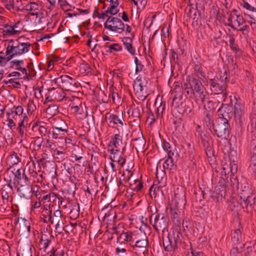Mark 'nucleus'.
<instances>
[{"label": "nucleus", "instance_id": "nucleus-56", "mask_svg": "<svg viewBox=\"0 0 256 256\" xmlns=\"http://www.w3.org/2000/svg\"><path fill=\"white\" fill-rule=\"evenodd\" d=\"M242 248L240 249L238 246H234L230 250V256H242Z\"/></svg>", "mask_w": 256, "mask_h": 256}, {"label": "nucleus", "instance_id": "nucleus-3", "mask_svg": "<svg viewBox=\"0 0 256 256\" xmlns=\"http://www.w3.org/2000/svg\"><path fill=\"white\" fill-rule=\"evenodd\" d=\"M212 128L216 136L222 139H227L230 134V126L228 120L217 118Z\"/></svg>", "mask_w": 256, "mask_h": 256}, {"label": "nucleus", "instance_id": "nucleus-9", "mask_svg": "<svg viewBox=\"0 0 256 256\" xmlns=\"http://www.w3.org/2000/svg\"><path fill=\"white\" fill-rule=\"evenodd\" d=\"M18 40H11L8 41L6 48V54L8 56V60H12L15 56L20 55Z\"/></svg>", "mask_w": 256, "mask_h": 256}, {"label": "nucleus", "instance_id": "nucleus-27", "mask_svg": "<svg viewBox=\"0 0 256 256\" xmlns=\"http://www.w3.org/2000/svg\"><path fill=\"white\" fill-rule=\"evenodd\" d=\"M232 240L234 245L240 244L242 241V232L240 228H237L231 232Z\"/></svg>", "mask_w": 256, "mask_h": 256}, {"label": "nucleus", "instance_id": "nucleus-47", "mask_svg": "<svg viewBox=\"0 0 256 256\" xmlns=\"http://www.w3.org/2000/svg\"><path fill=\"white\" fill-rule=\"evenodd\" d=\"M200 104H202L204 106V108L207 110L208 112H212L214 108V103L212 100H206L204 101V102L200 103Z\"/></svg>", "mask_w": 256, "mask_h": 256}, {"label": "nucleus", "instance_id": "nucleus-15", "mask_svg": "<svg viewBox=\"0 0 256 256\" xmlns=\"http://www.w3.org/2000/svg\"><path fill=\"white\" fill-rule=\"evenodd\" d=\"M108 151L110 152V158L112 162H117L121 166H123L126 163V158H123V152L118 150L108 148Z\"/></svg>", "mask_w": 256, "mask_h": 256}, {"label": "nucleus", "instance_id": "nucleus-20", "mask_svg": "<svg viewBox=\"0 0 256 256\" xmlns=\"http://www.w3.org/2000/svg\"><path fill=\"white\" fill-rule=\"evenodd\" d=\"M219 117L218 118H225L228 120L232 116V108L228 104H222L218 109Z\"/></svg>", "mask_w": 256, "mask_h": 256}, {"label": "nucleus", "instance_id": "nucleus-52", "mask_svg": "<svg viewBox=\"0 0 256 256\" xmlns=\"http://www.w3.org/2000/svg\"><path fill=\"white\" fill-rule=\"evenodd\" d=\"M182 97H178L175 96H173L172 102V106L174 107V108L178 109L180 107V103L182 102H181Z\"/></svg>", "mask_w": 256, "mask_h": 256}, {"label": "nucleus", "instance_id": "nucleus-63", "mask_svg": "<svg viewBox=\"0 0 256 256\" xmlns=\"http://www.w3.org/2000/svg\"><path fill=\"white\" fill-rule=\"evenodd\" d=\"M56 199L58 200L59 202L60 200L61 199H62V198L61 196H59L58 194H56L54 192H51L50 194H49V200L50 201H52L54 202L56 201Z\"/></svg>", "mask_w": 256, "mask_h": 256}, {"label": "nucleus", "instance_id": "nucleus-54", "mask_svg": "<svg viewBox=\"0 0 256 256\" xmlns=\"http://www.w3.org/2000/svg\"><path fill=\"white\" fill-rule=\"evenodd\" d=\"M230 154L229 155V158L230 160V170L232 174H234V173H236L238 169V166L236 164H235V161L234 158L232 159L230 157Z\"/></svg>", "mask_w": 256, "mask_h": 256}, {"label": "nucleus", "instance_id": "nucleus-60", "mask_svg": "<svg viewBox=\"0 0 256 256\" xmlns=\"http://www.w3.org/2000/svg\"><path fill=\"white\" fill-rule=\"evenodd\" d=\"M170 238L168 239V236L164 240L163 239V245L164 247V250L167 252L172 251V244L170 245V243H169Z\"/></svg>", "mask_w": 256, "mask_h": 256}, {"label": "nucleus", "instance_id": "nucleus-58", "mask_svg": "<svg viewBox=\"0 0 256 256\" xmlns=\"http://www.w3.org/2000/svg\"><path fill=\"white\" fill-rule=\"evenodd\" d=\"M6 116L8 118H13L16 121L18 118H20V117H18V116L16 114V112L13 108L9 110L6 112Z\"/></svg>", "mask_w": 256, "mask_h": 256}, {"label": "nucleus", "instance_id": "nucleus-6", "mask_svg": "<svg viewBox=\"0 0 256 256\" xmlns=\"http://www.w3.org/2000/svg\"><path fill=\"white\" fill-rule=\"evenodd\" d=\"M209 84L210 90L214 94H222L223 96H226V87L224 84L219 82L218 77L210 79Z\"/></svg>", "mask_w": 256, "mask_h": 256}, {"label": "nucleus", "instance_id": "nucleus-61", "mask_svg": "<svg viewBox=\"0 0 256 256\" xmlns=\"http://www.w3.org/2000/svg\"><path fill=\"white\" fill-rule=\"evenodd\" d=\"M219 10L216 6H213L210 11V17L218 18Z\"/></svg>", "mask_w": 256, "mask_h": 256}, {"label": "nucleus", "instance_id": "nucleus-8", "mask_svg": "<svg viewBox=\"0 0 256 256\" xmlns=\"http://www.w3.org/2000/svg\"><path fill=\"white\" fill-rule=\"evenodd\" d=\"M200 135L201 143L205 150L206 156L208 158H211L214 155L212 146V138L206 132H202Z\"/></svg>", "mask_w": 256, "mask_h": 256}, {"label": "nucleus", "instance_id": "nucleus-14", "mask_svg": "<svg viewBox=\"0 0 256 256\" xmlns=\"http://www.w3.org/2000/svg\"><path fill=\"white\" fill-rule=\"evenodd\" d=\"M112 20L113 21V26L111 24L106 25V24H104L105 28L108 29L112 32H118L120 34L124 31L125 25L120 19L116 18H112Z\"/></svg>", "mask_w": 256, "mask_h": 256}, {"label": "nucleus", "instance_id": "nucleus-13", "mask_svg": "<svg viewBox=\"0 0 256 256\" xmlns=\"http://www.w3.org/2000/svg\"><path fill=\"white\" fill-rule=\"evenodd\" d=\"M22 10L28 11L31 16H36L37 17L42 14V4L40 2H30Z\"/></svg>", "mask_w": 256, "mask_h": 256}, {"label": "nucleus", "instance_id": "nucleus-59", "mask_svg": "<svg viewBox=\"0 0 256 256\" xmlns=\"http://www.w3.org/2000/svg\"><path fill=\"white\" fill-rule=\"evenodd\" d=\"M134 62L136 65L135 72L136 74H138V72L142 70L144 66L142 64V62L140 60H138L136 57H134Z\"/></svg>", "mask_w": 256, "mask_h": 256}, {"label": "nucleus", "instance_id": "nucleus-23", "mask_svg": "<svg viewBox=\"0 0 256 256\" xmlns=\"http://www.w3.org/2000/svg\"><path fill=\"white\" fill-rule=\"evenodd\" d=\"M50 223L55 224L56 229H57L60 225L63 224V221L62 218V211L60 210H57L54 212H52Z\"/></svg>", "mask_w": 256, "mask_h": 256}, {"label": "nucleus", "instance_id": "nucleus-30", "mask_svg": "<svg viewBox=\"0 0 256 256\" xmlns=\"http://www.w3.org/2000/svg\"><path fill=\"white\" fill-rule=\"evenodd\" d=\"M134 124L140 126V108L138 106L133 108L130 118Z\"/></svg>", "mask_w": 256, "mask_h": 256}, {"label": "nucleus", "instance_id": "nucleus-45", "mask_svg": "<svg viewBox=\"0 0 256 256\" xmlns=\"http://www.w3.org/2000/svg\"><path fill=\"white\" fill-rule=\"evenodd\" d=\"M35 140L32 142L34 146V150H40L42 144L43 142V138L42 136H36Z\"/></svg>", "mask_w": 256, "mask_h": 256}, {"label": "nucleus", "instance_id": "nucleus-4", "mask_svg": "<svg viewBox=\"0 0 256 256\" xmlns=\"http://www.w3.org/2000/svg\"><path fill=\"white\" fill-rule=\"evenodd\" d=\"M148 83L146 78L140 76H138L133 84V88L139 100H144L147 96V84Z\"/></svg>", "mask_w": 256, "mask_h": 256}, {"label": "nucleus", "instance_id": "nucleus-64", "mask_svg": "<svg viewBox=\"0 0 256 256\" xmlns=\"http://www.w3.org/2000/svg\"><path fill=\"white\" fill-rule=\"evenodd\" d=\"M12 108L15 110L16 114L18 116V117H24V116H22V114L23 113L24 110L22 106H14Z\"/></svg>", "mask_w": 256, "mask_h": 256}, {"label": "nucleus", "instance_id": "nucleus-44", "mask_svg": "<svg viewBox=\"0 0 256 256\" xmlns=\"http://www.w3.org/2000/svg\"><path fill=\"white\" fill-rule=\"evenodd\" d=\"M214 120L213 112H208L206 113V116L204 118V121L207 126H210L211 124H212Z\"/></svg>", "mask_w": 256, "mask_h": 256}, {"label": "nucleus", "instance_id": "nucleus-28", "mask_svg": "<svg viewBox=\"0 0 256 256\" xmlns=\"http://www.w3.org/2000/svg\"><path fill=\"white\" fill-rule=\"evenodd\" d=\"M174 201L176 206L178 208L184 207L186 204L185 194L184 192H180V194L174 196Z\"/></svg>", "mask_w": 256, "mask_h": 256}, {"label": "nucleus", "instance_id": "nucleus-43", "mask_svg": "<svg viewBox=\"0 0 256 256\" xmlns=\"http://www.w3.org/2000/svg\"><path fill=\"white\" fill-rule=\"evenodd\" d=\"M171 218L174 224L176 226V228H180V220L178 214L174 210H171Z\"/></svg>", "mask_w": 256, "mask_h": 256}, {"label": "nucleus", "instance_id": "nucleus-34", "mask_svg": "<svg viewBox=\"0 0 256 256\" xmlns=\"http://www.w3.org/2000/svg\"><path fill=\"white\" fill-rule=\"evenodd\" d=\"M184 87L182 84L179 82L174 83V88L173 89L171 94L178 97H182Z\"/></svg>", "mask_w": 256, "mask_h": 256}, {"label": "nucleus", "instance_id": "nucleus-2", "mask_svg": "<svg viewBox=\"0 0 256 256\" xmlns=\"http://www.w3.org/2000/svg\"><path fill=\"white\" fill-rule=\"evenodd\" d=\"M150 224L156 232H164L169 224V218L164 214H152L150 217Z\"/></svg>", "mask_w": 256, "mask_h": 256}, {"label": "nucleus", "instance_id": "nucleus-19", "mask_svg": "<svg viewBox=\"0 0 256 256\" xmlns=\"http://www.w3.org/2000/svg\"><path fill=\"white\" fill-rule=\"evenodd\" d=\"M180 228H174L172 234H170L171 236V239L174 241L173 242V246H174L175 248H178V245L182 244V234L180 231Z\"/></svg>", "mask_w": 256, "mask_h": 256}, {"label": "nucleus", "instance_id": "nucleus-62", "mask_svg": "<svg viewBox=\"0 0 256 256\" xmlns=\"http://www.w3.org/2000/svg\"><path fill=\"white\" fill-rule=\"evenodd\" d=\"M243 7L246 8L247 10L252 11L254 12V16H256V8L250 6L248 2L244 1L242 4Z\"/></svg>", "mask_w": 256, "mask_h": 256}, {"label": "nucleus", "instance_id": "nucleus-31", "mask_svg": "<svg viewBox=\"0 0 256 256\" xmlns=\"http://www.w3.org/2000/svg\"><path fill=\"white\" fill-rule=\"evenodd\" d=\"M196 12L197 13V16L198 20L201 18H204V2L200 0H198L196 4Z\"/></svg>", "mask_w": 256, "mask_h": 256}, {"label": "nucleus", "instance_id": "nucleus-48", "mask_svg": "<svg viewBox=\"0 0 256 256\" xmlns=\"http://www.w3.org/2000/svg\"><path fill=\"white\" fill-rule=\"evenodd\" d=\"M22 232H24V234L26 236H28L30 234V226L28 222L24 220V224H22L21 226Z\"/></svg>", "mask_w": 256, "mask_h": 256}, {"label": "nucleus", "instance_id": "nucleus-18", "mask_svg": "<svg viewBox=\"0 0 256 256\" xmlns=\"http://www.w3.org/2000/svg\"><path fill=\"white\" fill-rule=\"evenodd\" d=\"M63 86L66 90L76 92L78 87V85L77 83L74 82V80L70 76L63 75Z\"/></svg>", "mask_w": 256, "mask_h": 256}, {"label": "nucleus", "instance_id": "nucleus-53", "mask_svg": "<svg viewBox=\"0 0 256 256\" xmlns=\"http://www.w3.org/2000/svg\"><path fill=\"white\" fill-rule=\"evenodd\" d=\"M104 46L105 48H108L110 50V52H112V50L118 52L122 50V46L118 44H114L108 46V43H106Z\"/></svg>", "mask_w": 256, "mask_h": 256}, {"label": "nucleus", "instance_id": "nucleus-17", "mask_svg": "<svg viewBox=\"0 0 256 256\" xmlns=\"http://www.w3.org/2000/svg\"><path fill=\"white\" fill-rule=\"evenodd\" d=\"M20 197L27 198L32 196V187L31 182L20 186L17 189Z\"/></svg>", "mask_w": 256, "mask_h": 256}, {"label": "nucleus", "instance_id": "nucleus-38", "mask_svg": "<svg viewBox=\"0 0 256 256\" xmlns=\"http://www.w3.org/2000/svg\"><path fill=\"white\" fill-rule=\"evenodd\" d=\"M135 244L137 248H140V250L144 252V250L148 244V240L146 237H145L142 240H136Z\"/></svg>", "mask_w": 256, "mask_h": 256}, {"label": "nucleus", "instance_id": "nucleus-40", "mask_svg": "<svg viewBox=\"0 0 256 256\" xmlns=\"http://www.w3.org/2000/svg\"><path fill=\"white\" fill-rule=\"evenodd\" d=\"M70 218L74 219L76 218L80 214V206L78 204H76L72 206L70 212Z\"/></svg>", "mask_w": 256, "mask_h": 256}, {"label": "nucleus", "instance_id": "nucleus-33", "mask_svg": "<svg viewBox=\"0 0 256 256\" xmlns=\"http://www.w3.org/2000/svg\"><path fill=\"white\" fill-rule=\"evenodd\" d=\"M190 82V86H192L194 92L200 89H205L202 82L198 79L192 76Z\"/></svg>", "mask_w": 256, "mask_h": 256}, {"label": "nucleus", "instance_id": "nucleus-55", "mask_svg": "<svg viewBox=\"0 0 256 256\" xmlns=\"http://www.w3.org/2000/svg\"><path fill=\"white\" fill-rule=\"evenodd\" d=\"M230 47L232 50L236 51V52H240V49L238 47L237 44L235 42V40L234 36H230L229 40Z\"/></svg>", "mask_w": 256, "mask_h": 256}, {"label": "nucleus", "instance_id": "nucleus-24", "mask_svg": "<svg viewBox=\"0 0 256 256\" xmlns=\"http://www.w3.org/2000/svg\"><path fill=\"white\" fill-rule=\"evenodd\" d=\"M52 214V208L50 206L46 205L44 206L40 218L44 223L50 222V220Z\"/></svg>", "mask_w": 256, "mask_h": 256}, {"label": "nucleus", "instance_id": "nucleus-36", "mask_svg": "<svg viewBox=\"0 0 256 256\" xmlns=\"http://www.w3.org/2000/svg\"><path fill=\"white\" fill-rule=\"evenodd\" d=\"M106 118L108 120L110 125L112 124H120L122 126L124 125V122L122 120L116 115L108 113L106 114Z\"/></svg>", "mask_w": 256, "mask_h": 256}, {"label": "nucleus", "instance_id": "nucleus-42", "mask_svg": "<svg viewBox=\"0 0 256 256\" xmlns=\"http://www.w3.org/2000/svg\"><path fill=\"white\" fill-rule=\"evenodd\" d=\"M188 157L189 159L191 162H192V165L196 166V163L195 162H193L194 160V158L196 156V152L195 151V149L194 148V146H191V145L188 144Z\"/></svg>", "mask_w": 256, "mask_h": 256}, {"label": "nucleus", "instance_id": "nucleus-39", "mask_svg": "<svg viewBox=\"0 0 256 256\" xmlns=\"http://www.w3.org/2000/svg\"><path fill=\"white\" fill-rule=\"evenodd\" d=\"M112 144L116 148H119L122 144V136L120 134H116L111 141Z\"/></svg>", "mask_w": 256, "mask_h": 256}, {"label": "nucleus", "instance_id": "nucleus-16", "mask_svg": "<svg viewBox=\"0 0 256 256\" xmlns=\"http://www.w3.org/2000/svg\"><path fill=\"white\" fill-rule=\"evenodd\" d=\"M46 126V124L44 122L37 121L33 124L32 130L34 132L38 135V136H42V138L43 136L46 135L48 132Z\"/></svg>", "mask_w": 256, "mask_h": 256}, {"label": "nucleus", "instance_id": "nucleus-11", "mask_svg": "<svg viewBox=\"0 0 256 256\" xmlns=\"http://www.w3.org/2000/svg\"><path fill=\"white\" fill-rule=\"evenodd\" d=\"M228 23L227 26H230L232 28H234V22H236L238 26H240L244 23L246 20L242 16L238 14V10H233L232 12L229 14L228 18Z\"/></svg>", "mask_w": 256, "mask_h": 256}, {"label": "nucleus", "instance_id": "nucleus-26", "mask_svg": "<svg viewBox=\"0 0 256 256\" xmlns=\"http://www.w3.org/2000/svg\"><path fill=\"white\" fill-rule=\"evenodd\" d=\"M192 110V104L188 105L186 103L181 102L180 107L178 109V111L179 113L186 114L190 118H191L194 114Z\"/></svg>", "mask_w": 256, "mask_h": 256}, {"label": "nucleus", "instance_id": "nucleus-22", "mask_svg": "<svg viewBox=\"0 0 256 256\" xmlns=\"http://www.w3.org/2000/svg\"><path fill=\"white\" fill-rule=\"evenodd\" d=\"M133 147H135L138 150H144L146 145V140L144 138L142 133L141 132H138V137L134 138Z\"/></svg>", "mask_w": 256, "mask_h": 256}, {"label": "nucleus", "instance_id": "nucleus-46", "mask_svg": "<svg viewBox=\"0 0 256 256\" xmlns=\"http://www.w3.org/2000/svg\"><path fill=\"white\" fill-rule=\"evenodd\" d=\"M40 241V244L42 246V248L44 249V252H46V248L51 242V240L47 238V236L46 235H44L42 236Z\"/></svg>", "mask_w": 256, "mask_h": 256}, {"label": "nucleus", "instance_id": "nucleus-50", "mask_svg": "<svg viewBox=\"0 0 256 256\" xmlns=\"http://www.w3.org/2000/svg\"><path fill=\"white\" fill-rule=\"evenodd\" d=\"M58 112V106L56 104H52L46 108V113L52 116L56 115Z\"/></svg>", "mask_w": 256, "mask_h": 256}, {"label": "nucleus", "instance_id": "nucleus-1", "mask_svg": "<svg viewBox=\"0 0 256 256\" xmlns=\"http://www.w3.org/2000/svg\"><path fill=\"white\" fill-rule=\"evenodd\" d=\"M241 190L239 193V196L241 200L240 205L243 208H246L248 212L252 210L256 203V196L252 194L251 188L248 184H244L241 186Z\"/></svg>", "mask_w": 256, "mask_h": 256}, {"label": "nucleus", "instance_id": "nucleus-57", "mask_svg": "<svg viewBox=\"0 0 256 256\" xmlns=\"http://www.w3.org/2000/svg\"><path fill=\"white\" fill-rule=\"evenodd\" d=\"M230 182L232 186L234 188H239V182L236 176H234V174L230 175Z\"/></svg>", "mask_w": 256, "mask_h": 256}, {"label": "nucleus", "instance_id": "nucleus-51", "mask_svg": "<svg viewBox=\"0 0 256 256\" xmlns=\"http://www.w3.org/2000/svg\"><path fill=\"white\" fill-rule=\"evenodd\" d=\"M4 2L6 3L5 6L7 9L10 10L12 8L17 12L21 10L18 6H14V0H4Z\"/></svg>", "mask_w": 256, "mask_h": 256}, {"label": "nucleus", "instance_id": "nucleus-7", "mask_svg": "<svg viewBox=\"0 0 256 256\" xmlns=\"http://www.w3.org/2000/svg\"><path fill=\"white\" fill-rule=\"evenodd\" d=\"M0 193L2 195V203L6 206H7L8 204L9 199L10 198H12V194L14 193V188L12 186L11 180H8V184L2 186V187L0 190Z\"/></svg>", "mask_w": 256, "mask_h": 256}, {"label": "nucleus", "instance_id": "nucleus-37", "mask_svg": "<svg viewBox=\"0 0 256 256\" xmlns=\"http://www.w3.org/2000/svg\"><path fill=\"white\" fill-rule=\"evenodd\" d=\"M122 42L127 50L132 54H134L135 50L132 45V39L130 37H125L123 38Z\"/></svg>", "mask_w": 256, "mask_h": 256}, {"label": "nucleus", "instance_id": "nucleus-5", "mask_svg": "<svg viewBox=\"0 0 256 256\" xmlns=\"http://www.w3.org/2000/svg\"><path fill=\"white\" fill-rule=\"evenodd\" d=\"M234 114L236 122L242 126L244 121V106L240 101L236 100L234 107Z\"/></svg>", "mask_w": 256, "mask_h": 256}, {"label": "nucleus", "instance_id": "nucleus-21", "mask_svg": "<svg viewBox=\"0 0 256 256\" xmlns=\"http://www.w3.org/2000/svg\"><path fill=\"white\" fill-rule=\"evenodd\" d=\"M52 138H57L58 135L62 134L67 132L68 126L65 122L62 120L61 122L58 124L56 126L53 127Z\"/></svg>", "mask_w": 256, "mask_h": 256}, {"label": "nucleus", "instance_id": "nucleus-35", "mask_svg": "<svg viewBox=\"0 0 256 256\" xmlns=\"http://www.w3.org/2000/svg\"><path fill=\"white\" fill-rule=\"evenodd\" d=\"M185 12L188 17L192 18L194 20L198 22V18L196 9L192 6V4L187 6L185 8Z\"/></svg>", "mask_w": 256, "mask_h": 256}, {"label": "nucleus", "instance_id": "nucleus-29", "mask_svg": "<svg viewBox=\"0 0 256 256\" xmlns=\"http://www.w3.org/2000/svg\"><path fill=\"white\" fill-rule=\"evenodd\" d=\"M205 89H200L194 92V96L195 100L198 104H200L202 102H204L206 101V92H204Z\"/></svg>", "mask_w": 256, "mask_h": 256}, {"label": "nucleus", "instance_id": "nucleus-32", "mask_svg": "<svg viewBox=\"0 0 256 256\" xmlns=\"http://www.w3.org/2000/svg\"><path fill=\"white\" fill-rule=\"evenodd\" d=\"M132 233L131 232H123L120 234V236L117 238V242L122 244L126 242L132 240Z\"/></svg>", "mask_w": 256, "mask_h": 256}, {"label": "nucleus", "instance_id": "nucleus-49", "mask_svg": "<svg viewBox=\"0 0 256 256\" xmlns=\"http://www.w3.org/2000/svg\"><path fill=\"white\" fill-rule=\"evenodd\" d=\"M4 28L5 30H4V32L8 33L10 35H16L21 32V30H14V28L12 27V26L8 24H6Z\"/></svg>", "mask_w": 256, "mask_h": 256}, {"label": "nucleus", "instance_id": "nucleus-25", "mask_svg": "<svg viewBox=\"0 0 256 256\" xmlns=\"http://www.w3.org/2000/svg\"><path fill=\"white\" fill-rule=\"evenodd\" d=\"M174 156V152H170V150L168 152V158L165 160L163 165V168L164 169H166L168 170H174L176 169V166L174 164V160L172 159Z\"/></svg>", "mask_w": 256, "mask_h": 256}, {"label": "nucleus", "instance_id": "nucleus-41", "mask_svg": "<svg viewBox=\"0 0 256 256\" xmlns=\"http://www.w3.org/2000/svg\"><path fill=\"white\" fill-rule=\"evenodd\" d=\"M18 48L20 50V55L29 51L30 46V42H20L18 41Z\"/></svg>", "mask_w": 256, "mask_h": 256}, {"label": "nucleus", "instance_id": "nucleus-10", "mask_svg": "<svg viewBox=\"0 0 256 256\" xmlns=\"http://www.w3.org/2000/svg\"><path fill=\"white\" fill-rule=\"evenodd\" d=\"M30 182L24 170L18 169L14 174L13 184L14 186H21Z\"/></svg>", "mask_w": 256, "mask_h": 256}, {"label": "nucleus", "instance_id": "nucleus-12", "mask_svg": "<svg viewBox=\"0 0 256 256\" xmlns=\"http://www.w3.org/2000/svg\"><path fill=\"white\" fill-rule=\"evenodd\" d=\"M226 193V188L222 182L221 184L216 186L214 192H212L211 198L216 202H219L224 197Z\"/></svg>", "mask_w": 256, "mask_h": 256}]
</instances>
